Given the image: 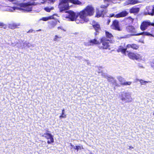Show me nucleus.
<instances>
[{"mask_svg":"<svg viewBox=\"0 0 154 154\" xmlns=\"http://www.w3.org/2000/svg\"><path fill=\"white\" fill-rule=\"evenodd\" d=\"M33 31H34V30H29V31L28 32H32Z\"/></svg>","mask_w":154,"mask_h":154,"instance_id":"c03bdc74","label":"nucleus"},{"mask_svg":"<svg viewBox=\"0 0 154 154\" xmlns=\"http://www.w3.org/2000/svg\"><path fill=\"white\" fill-rule=\"evenodd\" d=\"M57 29H61L62 30H63L64 31H65V30L62 27V26H59L57 27Z\"/></svg>","mask_w":154,"mask_h":154,"instance_id":"f704fd0d","label":"nucleus"},{"mask_svg":"<svg viewBox=\"0 0 154 154\" xmlns=\"http://www.w3.org/2000/svg\"><path fill=\"white\" fill-rule=\"evenodd\" d=\"M47 143H48V144H50L51 143V141H49V140H48V141H47Z\"/></svg>","mask_w":154,"mask_h":154,"instance_id":"37998d69","label":"nucleus"},{"mask_svg":"<svg viewBox=\"0 0 154 154\" xmlns=\"http://www.w3.org/2000/svg\"><path fill=\"white\" fill-rule=\"evenodd\" d=\"M43 136L45 137L48 139H50L51 142L53 143L54 142L53 136L51 134L49 133H45L44 134Z\"/></svg>","mask_w":154,"mask_h":154,"instance_id":"f8f14e48","label":"nucleus"},{"mask_svg":"<svg viewBox=\"0 0 154 154\" xmlns=\"http://www.w3.org/2000/svg\"><path fill=\"white\" fill-rule=\"evenodd\" d=\"M31 46H32L31 44H30L28 42L25 41L23 43V46L24 47H29Z\"/></svg>","mask_w":154,"mask_h":154,"instance_id":"393cba45","label":"nucleus"},{"mask_svg":"<svg viewBox=\"0 0 154 154\" xmlns=\"http://www.w3.org/2000/svg\"><path fill=\"white\" fill-rule=\"evenodd\" d=\"M68 13V15L66 17L69 18L71 21L75 20L76 23H82L85 22H87L88 19L86 18V17L91 16L93 15L94 13V8L91 6H88L82 11L76 14L72 11H66Z\"/></svg>","mask_w":154,"mask_h":154,"instance_id":"f257e3e1","label":"nucleus"},{"mask_svg":"<svg viewBox=\"0 0 154 154\" xmlns=\"http://www.w3.org/2000/svg\"><path fill=\"white\" fill-rule=\"evenodd\" d=\"M132 83V82H126L125 81L123 83V84L122 85H130Z\"/></svg>","mask_w":154,"mask_h":154,"instance_id":"a878e982","label":"nucleus"},{"mask_svg":"<svg viewBox=\"0 0 154 154\" xmlns=\"http://www.w3.org/2000/svg\"><path fill=\"white\" fill-rule=\"evenodd\" d=\"M82 148H83L82 146H76L75 149L77 150L78 151L79 150L81 149Z\"/></svg>","mask_w":154,"mask_h":154,"instance_id":"c756f323","label":"nucleus"},{"mask_svg":"<svg viewBox=\"0 0 154 154\" xmlns=\"http://www.w3.org/2000/svg\"><path fill=\"white\" fill-rule=\"evenodd\" d=\"M108 5H109V4H107L106 5H102L100 7H101V8H106L108 6Z\"/></svg>","mask_w":154,"mask_h":154,"instance_id":"2f4dec72","label":"nucleus"},{"mask_svg":"<svg viewBox=\"0 0 154 154\" xmlns=\"http://www.w3.org/2000/svg\"><path fill=\"white\" fill-rule=\"evenodd\" d=\"M151 67L154 68V60H153V62L151 63Z\"/></svg>","mask_w":154,"mask_h":154,"instance_id":"4c0bfd02","label":"nucleus"},{"mask_svg":"<svg viewBox=\"0 0 154 154\" xmlns=\"http://www.w3.org/2000/svg\"><path fill=\"white\" fill-rule=\"evenodd\" d=\"M70 146L73 148H74V149H75V146H74L73 145H72V144H71V143H70Z\"/></svg>","mask_w":154,"mask_h":154,"instance_id":"79ce46f5","label":"nucleus"},{"mask_svg":"<svg viewBox=\"0 0 154 154\" xmlns=\"http://www.w3.org/2000/svg\"><path fill=\"white\" fill-rule=\"evenodd\" d=\"M128 57L130 58L133 60H141L142 56L138 54H135L132 52H129L128 54Z\"/></svg>","mask_w":154,"mask_h":154,"instance_id":"0eeeda50","label":"nucleus"},{"mask_svg":"<svg viewBox=\"0 0 154 154\" xmlns=\"http://www.w3.org/2000/svg\"><path fill=\"white\" fill-rule=\"evenodd\" d=\"M108 81L112 83H114L116 82V80L114 79V78L111 77H108L107 78Z\"/></svg>","mask_w":154,"mask_h":154,"instance_id":"5701e85b","label":"nucleus"},{"mask_svg":"<svg viewBox=\"0 0 154 154\" xmlns=\"http://www.w3.org/2000/svg\"><path fill=\"white\" fill-rule=\"evenodd\" d=\"M55 14H54L52 16H51L48 17H43L40 19V20H42L44 21H46L49 19H54V16Z\"/></svg>","mask_w":154,"mask_h":154,"instance_id":"a211bd4d","label":"nucleus"},{"mask_svg":"<svg viewBox=\"0 0 154 154\" xmlns=\"http://www.w3.org/2000/svg\"><path fill=\"white\" fill-rule=\"evenodd\" d=\"M41 29H39L38 30H37L36 31H41Z\"/></svg>","mask_w":154,"mask_h":154,"instance_id":"8fccbe9b","label":"nucleus"},{"mask_svg":"<svg viewBox=\"0 0 154 154\" xmlns=\"http://www.w3.org/2000/svg\"><path fill=\"white\" fill-rule=\"evenodd\" d=\"M140 82L141 85H145L146 83L149 82L144 81L142 79L140 80Z\"/></svg>","mask_w":154,"mask_h":154,"instance_id":"cd10ccee","label":"nucleus"},{"mask_svg":"<svg viewBox=\"0 0 154 154\" xmlns=\"http://www.w3.org/2000/svg\"><path fill=\"white\" fill-rule=\"evenodd\" d=\"M62 37L60 36L56 35H55L53 38V41L57 42H59L60 40V39Z\"/></svg>","mask_w":154,"mask_h":154,"instance_id":"4be33fe9","label":"nucleus"},{"mask_svg":"<svg viewBox=\"0 0 154 154\" xmlns=\"http://www.w3.org/2000/svg\"><path fill=\"white\" fill-rule=\"evenodd\" d=\"M56 25L55 24H51L50 26V28L51 29L54 28Z\"/></svg>","mask_w":154,"mask_h":154,"instance_id":"473e14b6","label":"nucleus"},{"mask_svg":"<svg viewBox=\"0 0 154 154\" xmlns=\"http://www.w3.org/2000/svg\"><path fill=\"white\" fill-rule=\"evenodd\" d=\"M9 27L11 29H13L16 28V26L14 24H11L10 25Z\"/></svg>","mask_w":154,"mask_h":154,"instance_id":"7c9ffc66","label":"nucleus"},{"mask_svg":"<svg viewBox=\"0 0 154 154\" xmlns=\"http://www.w3.org/2000/svg\"><path fill=\"white\" fill-rule=\"evenodd\" d=\"M50 3H53L54 1L55 0H48Z\"/></svg>","mask_w":154,"mask_h":154,"instance_id":"ea45409f","label":"nucleus"},{"mask_svg":"<svg viewBox=\"0 0 154 154\" xmlns=\"http://www.w3.org/2000/svg\"><path fill=\"white\" fill-rule=\"evenodd\" d=\"M4 26V24L3 23L0 22V26Z\"/></svg>","mask_w":154,"mask_h":154,"instance_id":"a19ab883","label":"nucleus"},{"mask_svg":"<svg viewBox=\"0 0 154 154\" xmlns=\"http://www.w3.org/2000/svg\"><path fill=\"white\" fill-rule=\"evenodd\" d=\"M128 14V13L127 11H124L117 14H110V17H114L116 18L122 17L126 16Z\"/></svg>","mask_w":154,"mask_h":154,"instance_id":"1a4fd4ad","label":"nucleus"},{"mask_svg":"<svg viewBox=\"0 0 154 154\" xmlns=\"http://www.w3.org/2000/svg\"><path fill=\"white\" fill-rule=\"evenodd\" d=\"M129 3L131 4H134L137 3L138 2L137 0H131L130 1Z\"/></svg>","mask_w":154,"mask_h":154,"instance_id":"c85d7f7f","label":"nucleus"},{"mask_svg":"<svg viewBox=\"0 0 154 154\" xmlns=\"http://www.w3.org/2000/svg\"><path fill=\"white\" fill-rule=\"evenodd\" d=\"M117 79L120 82V84L122 85L125 81V79L121 76L117 77Z\"/></svg>","mask_w":154,"mask_h":154,"instance_id":"412c9836","label":"nucleus"},{"mask_svg":"<svg viewBox=\"0 0 154 154\" xmlns=\"http://www.w3.org/2000/svg\"><path fill=\"white\" fill-rule=\"evenodd\" d=\"M111 28L113 29L119 31L121 30L119 26V22L116 20H114L113 21L112 24L111 26Z\"/></svg>","mask_w":154,"mask_h":154,"instance_id":"9d476101","label":"nucleus"},{"mask_svg":"<svg viewBox=\"0 0 154 154\" xmlns=\"http://www.w3.org/2000/svg\"><path fill=\"white\" fill-rule=\"evenodd\" d=\"M66 117V116L65 115H61L60 116V118H65Z\"/></svg>","mask_w":154,"mask_h":154,"instance_id":"e433bc0d","label":"nucleus"},{"mask_svg":"<svg viewBox=\"0 0 154 154\" xmlns=\"http://www.w3.org/2000/svg\"><path fill=\"white\" fill-rule=\"evenodd\" d=\"M98 68L99 69V71L98 72L100 73V72H101L102 71V67H98Z\"/></svg>","mask_w":154,"mask_h":154,"instance_id":"c9c22d12","label":"nucleus"},{"mask_svg":"<svg viewBox=\"0 0 154 154\" xmlns=\"http://www.w3.org/2000/svg\"><path fill=\"white\" fill-rule=\"evenodd\" d=\"M90 45H93L95 44H99V42L96 39H94L90 41Z\"/></svg>","mask_w":154,"mask_h":154,"instance_id":"6ab92c4d","label":"nucleus"},{"mask_svg":"<svg viewBox=\"0 0 154 154\" xmlns=\"http://www.w3.org/2000/svg\"><path fill=\"white\" fill-rule=\"evenodd\" d=\"M121 100L122 101L125 102V103L131 102L132 100L131 94L128 92L122 93Z\"/></svg>","mask_w":154,"mask_h":154,"instance_id":"20e7f679","label":"nucleus"},{"mask_svg":"<svg viewBox=\"0 0 154 154\" xmlns=\"http://www.w3.org/2000/svg\"><path fill=\"white\" fill-rule=\"evenodd\" d=\"M139 11V8H132L130 10L131 13H137Z\"/></svg>","mask_w":154,"mask_h":154,"instance_id":"aec40b11","label":"nucleus"},{"mask_svg":"<svg viewBox=\"0 0 154 154\" xmlns=\"http://www.w3.org/2000/svg\"><path fill=\"white\" fill-rule=\"evenodd\" d=\"M153 115L154 116V112L153 113Z\"/></svg>","mask_w":154,"mask_h":154,"instance_id":"3c124183","label":"nucleus"},{"mask_svg":"<svg viewBox=\"0 0 154 154\" xmlns=\"http://www.w3.org/2000/svg\"><path fill=\"white\" fill-rule=\"evenodd\" d=\"M110 22V19H109L108 20V21L107 22V25H109Z\"/></svg>","mask_w":154,"mask_h":154,"instance_id":"58836bf2","label":"nucleus"},{"mask_svg":"<svg viewBox=\"0 0 154 154\" xmlns=\"http://www.w3.org/2000/svg\"><path fill=\"white\" fill-rule=\"evenodd\" d=\"M92 25L96 31V32L94 33V34L96 35L98 34L97 32H98L100 30V26L96 22L94 21H93Z\"/></svg>","mask_w":154,"mask_h":154,"instance_id":"9b49d317","label":"nucleus"},{"mask_svg":"<svg viewBox=\"0 0 154 154\" xmlns=\"http://www.w3.org/2000/svg\"><path fill=\"white\" fill-rule=\"evenodd\" d=\"M104 2L106 3L107 2L112 1V0H103Z\"/></svg>","mask_w":154,"mask_h":154,"instance_id":"72a5a7b5","label":"nucleus"},{"mask_svg":"<svg viewBox=\"0 0 154 154\" xmlns=\"http://www.w3.org/2000/svg\"><path fill=\"white\" fill-rule=\"evenodd\" d=\"M127 48H132L133 49H137L138 48V46L135 44H132L131 45H128L127 46Z\"/></svg>","mask_w":154,"mask_h":154,"instance_id":"dca6fc26","label":"nucleus"},{"mask_svg":"<svg viewBox=\"0 0 154 154\" xmlns=\"http://www.w3.org/2000/svg\"><path fill=\"white\" fill-rule=\"evenodd\" d=\"M112 40L105 37L102 38L101 39V42L102 43V46L100 47V48L107 49L108 48L109 45V43H111Z\"/></svg>","mask_w":154,"mask_h":154,"instance_id":"39448f33","label":"nucleus"},{"mask_svg":"<svg viewBox=\"0 0 154 154\" xmlns=\"http://www.w3.org/2000/svg\"><path fill=\"white\" fill-rule=\"evenodd\" d=\"M107 12L106 9L103 10L101 11H98L96 13V17H103L104 15L103 14Z\"/></svg>","mask_w":154,"mask_h":154,"instance_id":"ddd939ff","label":"nucleus"},{"mask_svg":"<svg viewBox=\"0 0 154 154\" xmlns=\"http://www.w3.org/2000/svg\"><path fill=\"white\" fill-rule=\"evenodd\" d=\"M69 2L77 5H80L82 4L81 2L78 0H61L58 6L60 12H62L69 8Z\"/></svg>","mask_w":154,"mask_h":154,"instance_id":"7ed1b4c3","label":"nucleus"},{"mask_svg":"<svg viewBox=\"0 0 154 154\" xmlns=\"http://www.w3.org/2000/svg\"><path fill=\"white\" fill-rule=\"evenodd\" d=\"M134 21V19L130 17L125 18V22L128 24H131Z\"/></svg>","mask_w":154,"mask_h":154,"instance_id":"f3484780","label":"nucleus"},{"mask_svg":"<svg viewBox=\"0 0 154 154\" xmlns=\"http://www.w3.org/2000/svg\"><path fill=\"white\" fill-rule=\"evenodd\" d=\"M65 111V110L64 109H63L62 110V112H64Z\"/></svg>","mask_w":154,"mask_h":154,"instance_id":"a18cd8bd","label":"nucleus"},{"mask_svg":"<svg viewBox=\"0 0 154 154\" xmlns=\"http://www.w3.org/2000/svg\"><path fill=\"white\" fill-rule=\"evenodd\" d=\"M62 115H65L64 114V112H62Z\"/></svg>","mask_w":154,"mask_h":154,"instance_id":"de8ad7c7","label":"nucleus"},{"mask_svg":"<svg viewBox=\"0 0 154 154\" xmlns=\"http://www.w3.org/2000/svg\"><path fill=\"white\" fill-rule=\"evenodd\" d=\"M126 30L128 32L131 33L130 35H137V33L136 29L134 26H129L126 27Z\"/></svg>","mask_w":154,"mask_h":154,"instance_id":"6e6552de","label":"nucleus"},{"mask_svg":"<svg viewBox=\"0 0 154 154\" xmlns=\"http://www.w3.org/2000/svg\"><path fill=\"white\" fill-rule=\"evenodd\" d=\"M137 81H139V82H140V80H141V79H137Z\"/></svg>","mask_w":154,"mask_h":154,"instance_id":"49530a36","label":"nucleus"},{"mask_svg":"<svg viewBox=\"0 0 154 154\" xmlns=\"http://www.w3.org/2000/svg\"><path fill=\"white\" fill-rule=\"evenodd\" d=\"M137 35H150L154 37V34L153 33L151 34L147 32H143L140 33H137Z\"/></svg>","mask_w":154,"mask_h":154,"instance_id":"2eb2a0df","label":"nucleus"},{"mask_svg":"<svg viewBox=\"0 0 154 154\" xmlns=\"http://www.w3.org/2000/svg\"><path fill=\"white\" fill-rule=\"evenodd\" d=\"M126 48H124L123 46H121L119 47L117 51L118 52H121L123 54H125L126 52H128V51H126Z\"/></svg>","mask_w":154,"mask_h":154,"instance_id":"4468645a","label":"nucleus"},{"mask_svg":"<svg viewBox=\"0 0 154 154\" xmlns=\"http://www.w3.org/2000/svg\"><path fill=\"white\" fill-rule=\"evenodd\" d=\"M11 2L13 4L17 5L18 7H14L10 8L9 10L11 11H13L16 10H18L21 11H32V5H33V3L29 2L27 3H19L16 0H8Z\"/></svg>","mask_w":154,"mask_h":154,"instance_id":"f03ea898","label":"nucleus"},{"mask_svg":"<svg viewBox=\"0 0 154 154\" xmlns=\"http://www.w3.org/2000/svg\"><path fill=\"white\" fill-rule=\"evenodd\" d=\"M133 148V147H131V146L129 147V149H130L131 148Z\"/></svg>","mask_w":154,"mask_h":154,"instance_id":"09e8293b","label":"nucleus"},{"mask_svg":"<svg viewBox=\"0 0 154 154\" xmlns=\"http://www.w3.org/2000/svg\"><path fill=\"white\" fill-rule=\"evenodd\" d=\"M54 9L53 7H51V8H49L48 7H45L44 8L45 10L48 12H50L51 10H53Z\"/></svg>","mask_w":154,"mask_h":154,"instance_id":"bb28decb","label":"nucleus"},{"mask_svg":"<svg viewBox=\"0 0 154 154\" xmlns=\"http://www.w3.org/2000/svg\"><path fill=\"white\" fill-rule=\"evenodd\" d=\"M106 38L109 39H111L113 37L111 33L107 31H106Z\"/></svg>","mask_w":154,"mask_h":154,"instance_id":"b1692460","label":"nucleus"},{"mask_svg":"<svg viewBox=\"0 0 154 154\" xmlns=\"http://www.w3.org/2000/svg\"><path fill=\"white\" fill-rule=\"evenodd\" d=\"M150 25L154 26V23H152L150 21H144L140 25V29L142 31H144Z\"/></svg>","mask_w":154,"mask_h":154,"instance_id":"423d86ee","label":"nucleus"}]
</instances>
